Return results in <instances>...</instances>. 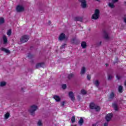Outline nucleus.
I'll list each match as a JSON object with an SVG mask.
<instances>
[{
    "mask_svg": "<svg viewBox=\"0 0 126 126\" xmlns=\"http://www.w3.org/2000/svg\"><path fill=\"white\" fill-rule=\"evenodd\" d=\"M90 108L91 110H95L96 112H99L100 110V106L96 105L94 102H91L90 104Z\"/></svg>",
    "mask_w": 126,
    "mask_h": 126,
    "instance_id": "f257e3e1",
    "label": "nucleus"
},
{
    "mask_svg": "<svg viewBox=\"0 0 126 126\" xmlns=\"http://www.w3.org/2000/svg\"><path fill=\"white\" fill-rule=\"evenodd\" d=\"M38 107L33 105L31 106V108L29 111L32 116H35V111H36Z\"/></svg>",
    "mask_w": 126,
    "mask_h": 126,
    "instance_id": "f03ea898",
    "label": "nucleus"
},
{
    "mask_svg": "<svg viewBox=\"0 0 126 126\" xmlns=\"http://www.w3.org/2000/svg\"><path fill=\"white\" fill-rule=\"evenodd\" d=\"M99 14H100V11L98 9H96L93 15L92 18L94 20H97L99 18Z\"/></svg>",
    "mask_w": 126,
    "mask_h": 126,
    "instance_id": "7ed1b4c3",
    "label": "nucleus"
},
{
    "mask_svg": "<svg viewBox=\"0 0 126 126\" xmlns=\"http://www.w3.org/2000/svg\"><path fill=\"white\" fill-rule=\"evenodd\" d=\"M28 40H29V36L28 35H23L20 39V42L22 44L26 43Z\"/></svg>",
    "mask_w": 126,
    "mask_h": 126,
    "instance_id": "20e7f679",
    "label": "nucleus"
},
{
    "mask_svg": "<svg viewBox=\"0 0 126 126\" xmlns=\"http://www.w3.org/2000/svg\"><path fill=\"white\" fill-rule=\"evenodd\" d=\"M16 10L17 12H22V11H24L25 9L23 6L18 5L16 8Z\"/></svg>",
    "mask_w": 126,
    "mask_h": 126,
    "instance_id": "39448f33",
    "label": "nucleus"
},
{
    "mask_svg": "<svg viewBox=\"0 0 126 126\" xmlns=\"http://www.w3.org/2000/svg\"><path fill=\"white\" fill-rule=\"evenodd\" d=\"M80 2H81V6L82 8H86L87 7V2L86 0H82Z\"/></svg>",
    "mask_w": 126,
    "mask_h": 126,
    "instance_id": "423d86ee",
    "label": "nucleus"
},
{
    "mask_svg": "<svg viewBox=\"0 0 126 126\" xmlns=\"http://www.w3.org/2000/svg\"><path fill=\"white\" fill-rule=\"evenodd\" d=\"M113 118V113H109L107 114L105 117V119L106 120L107 122H110L112 118Z\"/></svg>",
    "mask_w": 126,
    "mask_h": 126,
    "instance_id": "0eeeda50",
    "label": "nucleus"
},
{
    "mask_svg": "<svg viewBox=\"0 0 126 126\" xmlns=\"http://www.w3.org/2000/svg\"><path fill=\"white\" fill-rule=\"evenodd\" d=\"M45 66V63H36L35 65V68L36 69H38V68H39V67H44Z\"/></svg>",
    "mask_w": 126,
    "mask_h": 126,
    "instance_id": "6e6552de",
    "label": "nucleus"
},
{
    "mask_svg": "<svg viewBox=\"0 0 126 126\" xmlns=\"http://www.w3.org/2000/svg\"><path fill=\"white\" fill-rule=\"evenodd\" d=\"M69 97L70 98L71 101L73 102L74 101V100H75V97H74V94H73V92H70L68 93Z\"/></svg>",
    "mask_w": 126,
    "mask_h": 126,
    "instance_id": "1a4fd4ad",
    "label": "nucleus"
},
{
    "mask_svg": "<svg viewBox=\"0 0 126 126\" xmlns=\"http://www.w3.org/2000/svg\"><path fill=\"white\" fill-rule=\"evenodd\" d=\"M65 39V34L63 33H62L58 38L59 41H63Z\"/></svg>",
    "mask_w": 126,
    "mask_h": 126,
    "instance_id": "9d476101",
    "label": "nucleus"
},
{
    "mask_svg": "<svg viewBox=\"0 0 126 126\" xmlns=\"http://www.w3.org/2000/svg\"><path fill=\"white\" fill-rule=\"evenodd\" d=\"M85 72H86V68H85V67L84 66H83L81 69V75H83V74H84Z\"/></svg>",
    "mask_w": 126,
    "mask_h": 126,
    "instance_id": "9b49d317",
    "label": "nucleus"
},
{
    "mask_svg": "<svg viewBox=\"0 0 126 126\" xmlns=\"http://www.w3.org/2000/svg\"><path fill=\"white\" fill-rule=\"evenodd\" d=\"M53 98H54V99H55L56 102H60L61 101V97H60V96H59V95H54Z\"/></svg>",
    "mask_w": 126,
    "mask_h": 126,
    "instance_id": "f8f14e48",
    "label": "nucleus"
},
{
    "mask_svg": "<svg viewBox=\"0 0 126 126\" xmlns=\"http://www.w3.org/2000/svg\"><path fill=\"white\" fill-rule=\"evenodd\" d=\"M78 40L76 38H74L71 40V44H77Z\"/></svg>",
    "mask_w": 126,
    "mask_h": 126,
    "instance_id": "ddd939ff",
    "label": "nucleus"
},
{
    "mask_svg": "<svg viewBox=\"0 0 126 126\" xmlns=\"http://www.w3.org/2000/svg\"><path fill=\"white\" fill-rule=\"evenodd\" d=\"M81 46L83 49H85V48H86L87 45L85 41H82L81 43Z\"/></svg>",
    "mask_w": 126,
    "mask_h": 126,
    "instance_id": "4468645a",
    "label": "nucleus"
},
{
    "mask_svg": "<svg viewBox=\"0 0 126 126\" xmlns=\"http://www.w3.org/2000/svg\"><path fill=\"white\" fill-rule=\"evenodd\" d=\"M112 106L115 111H119V107H118V105L116 103H113Z\"/></svg>",
    "mask_w": 126,
    "mask_h": 126,
    "instance_id": "2eb2a0df",
    "label": "nucleus"
},
{
    "mask_svg": "<svg viewBox=\"0 0 126 126\" xmlns=\"http://www.w3.org/2000/svg\"><path fill=\"white\" fill-rule=\"evenodd\" d=\"M74 21H80V22H82V18L79 17H76L74 18Z\"/></svg>",
    "mask_w": 126,
    "mask_h": 126,
    "instance_id": "dca6fc26",
    "label": "nucleus"
},
{
    "mask_svg": "<svg viewBox=\"0 0 126 126\" xmlns=\"http://www.w3.org/2000/svg\"><path fill=\"white\" fill-rule=\"evenodd\" d=\"M84 123V120H83V118L82 117L80 119L79 121H78V124L80 126H82L83 123Z\"/></svg>",
    "mask_w": 126,
    "mask_h": 126,
    "instance_id": "f3484780",
    "label": "nucleus"
},
{
    "mask_svg": "<svg viewBox=\"0 0 126 126\" xmlns=\"http://www.w3.org/2000/svg\"><path fill=\"white\" fill-rule=\"evenodd\" d=\"M3 44H6L7 43V37L5 35L3 36Z\"/></svg>",
    "mask_w": 126,
    "mask_h": 126,
    "instance_id": "a211bd4d",
    "label": "nucleus"
},
{
    "mask_svg": "<svg viewBox=\"0 0 126 126\" xmlns=\"http://www.w3.org/2000/svg\"><path fill=\"white\" fill-rule=\"evenodd\" d=\"M1 50L2 51H3V52H5V53H6V54H9L10 53V51H9V50L4 48H2L1 49Z\"/></svg>",
    "mask_w": 126,
    "mask_h": 126,
    "instance_id": "6ab92c4d",
    "label": "nucleus"
},
{
    "mask_svg": "<svg viewBox=\"0 0 126 126\" xmlns=\"http://www.w3.org/2000/svg\"><path fill=\"white\" fill-rule=\"evenodd\" d=\"M123 87L122 86H119V88H118V91L119 92V93H123Z\"/></svg>",
    "mask_w": 126,
    "mask_h": 126,
    "instance_id": "aec40b11",
    "label": "nucleus"
},
{
    "mask_svg": "<svg viewBox=\"0 0 126 126\" xmlns=\"http://www.w3.org/2000/svg\"><path fill=\"white\" fill-rule=\"evenodd\" d=\"M4 23V18L3 17L0 18V25Z\"/></svg>",
    "mask_w": 126,
    "mask_h": 126,
    "instance_id": "412c9836",
    "label": "nucleus"
},
{
    "mask_svg": "<svg viewBox=\"0 0 126 126\" xmlns=\"http://www.w3.org/2000/svg\"><path fill=\"white\" fill-rule=\"evenodd\" d=\"M104 38L106 39H109V35H108V33L106 31H104Z\"/></svg>",
    "mask_w": 126,
    "mask_h": 126,
    "instance_id": "4be33fe9",
    "label": "nucleus"
},
{
    "mask_svg": "<svg viewBox=\"0 0 126 126\" xmlns=\"http://www.w3.org/2000/svg\"><path fill=\"white\" fill-rule=\"evenodd\" d=\"M115 97V93L113 92L111 93L109 95L110 99H114V97Z\"/></svg>",
    "mask_w": 126,
    "mask_h": 126,
    "instance_id": "5701e85b",
    "label": "nucleus"
},
{
    "mask_svg": "<svg viewBox=\"0 0 126 126\" xmlns=\"http://www.w3.org/2000/svg\"><path fill=\"white\" fill-rule=\"evenodd\" d=\"M73 76H74V74L73 73H70L68 75V79H71Z\"/></svg>",
    "mask_w": 126,
    "mask_h": 126,
    "instance_id": "b1692460",
    "label": "nucleus"
},
{
    "mask_svg": "<svg viewBox=\"0 0 126 126\" xmlns=\"http://www.w3.org/2000/svg\"><path fill=\"white\" fill-rule=\"evenodd\" d=\"M71 122L72 124H73V123L75 122V116H72L71 119Z\"/></svg>",
    "mask_w": 126,
    "mask_h": 126,
    "instance_id": "393cba45",
    "label": "nucleus"
},
{
    "mask_svg": "<svg viewBox=\"0 0 126 126\" xmlns=\"http://www.w3.org/2000/svg\"><path fill=\"white\" fill-rule=\"evenodd\" d=\"M9 116H10V114H9V113L7 112L5 114V119H7L9 118Z\"/></svg>",
    "mask_w": 126,
    "mask_h": 126,
    "instance_id": "a878e982",
    "label": "nucleus"
},
{
    "mask_svg": "<svg viewBox=\"0 0 126 126\" xmlns=\"http://www.w3.org/2000/svg\"><path fill=\"white\" fill-rule=\"evenodd\" d=\"M94 85H95V86H96V87H98L99 86V81H98V80H96L95 81V82L94 83Z\"/></svg>",
    "mask_w": 126,
    "mask_h": 126,
    "instance_id": "bb28decb",
    "label": "nucleus"
},
{
    "mask_svg": "<svg viewBox=\"0 0 126 126\" xmlns=\"http://www.w3.org/2000/svg\"><path fill=\"white\" fill-rule=\"evenodd\" d=\"M6 85V83H5V82H1L0 83V86L2 87L3 86H5Z\"/></svg>",
    "mask_w": 126,
    "mask_h": 126,
    "instance_id": "cd10ccee",
    "label": "nucleus"
},
{
    "mask_svg": "<svg viewBox=\"0 0 126 126\" xmlns=\"http://www.w3.org/2000/svg\"><path fill=\"white\" fill-rule=\"evenodd\" d=\"M28 57L29 58V59H32V58H34V56L31 54V53H29Z\"/></svg>",
    "mask_w": 126,
    "mask_h": 126,
    "instance_id": "c85d7f7f",
    "label": "nucleus"
},
{
    "mask_svg": "<svg viewBox=\"0 0 126 126\" xmlns=\"http://www.w3.org/2000/svg\"><path fill=\"white\" fill-rule=\"evenodd\" d=\"M81 93H82V94L83 95H85L86 94H87V92H86V91H85L84 90H82L81 91Z\"/></svg>",
    "mask_w": 126,
    "mask_h": 126,
    "instance_id": "c756f323",
    "label": "nucleus"
},
{
    "mask_svg": "<svg viewBox=\"0 0 126 126\" xmlns=\"http://www.w3.org/2000/svg\"><path fill=\"white\" fill-rule=\"evenodd\" d=\"M109 6H110V7H111V8H114V7H115V5H114V3H109Z\"/></svg>",
    "mask_w": 126,
    "mask_h": 126,
    "instance_id": "7c9ffc66",
    "label": "nucleus"
},
{
    "mask_svg": "<svg viewBox=\"0 0 126 126\" xmlns=\"http://www.w3.org/2000/svg\"><path fill=\"white\" fill-rule=\"evenodd\" d=\"M7 35H8V36H10V35H11V29L7 31Z\"/></svg>",
    "mask_w": 126,
    "mask_h": 126,
    "instance_id": "2f4dec72",
    "label": "nucleus"
},
{
    "mask_svg": "<svg viewBox=\"0 0 126 126\" xmlns=\"http://www.w3.org/2000/svg\"><path fill=\"white\" fill-rule=\"evenodd\" d=\"M113 76L110 75V74H108V80H112V79L113 78Z\"/></svg>",
    "mask_w": 126,
    "mask_h": 126,
    "instance_id": "473e14b6",
    "label": "nucleus"
},
{
    "mask_svg": "<svg viewBox=\"0 0 126 126\" xmlns=\"http://www.w3.org/2000/svg\"><path fill=\"white\" fill-rule=\"evenodd\" d=\"M62 88L64 90V89H66V84H64L63 85H62Z\"/></svg>",
    "mask_w": 126,
    "mask_h": 126,
    "instance_id": "72a5a7b5",
    "label": "nucleus"
},
{
    "mask_svg": "<svg viewBox=\"0 0 126 126\" xmlns=\"http://www.w3.org/2000/svg\"><path fill=\"white\" fill-rule=\"evenodd\" d=\"M87 77L88 80H90V79H91V76L89 74H88L87 75Z\"/></svg>",
    "mask_w": 126,
    "mask_h": 126,
    "instance_id": "f704fd0d",
    "label": "nucleus"
},
{
    "mask_svg": "<svg viewBox=\"0 0 126 126\" xmlns=\"http://www.w3.org/2000/svg\"><path fill=\"white\" fill-rule=\"evenodd\" d=\"M37 126H42V122L41 121V120H39L37 123Z\"/></svg>",
    "mask_w": 126,
    "mask_h": 126,
    "instance_id": "c9c22d12",
    "label": "nucleus"
},
{
    "mask_svg": "<svg viewBox=\"0 0 126 126\" xmlns=\"http://www.w3.org/2000/svg\"><path fill=\"white\" fill-rule=\"evenodd\" d=\"M65 46H66V44L64 43L61 46V48L63 49L65 48Z\"/></svg>",
    "mask_w": 126,
    "mask_h": 126,
    "instance_id": "e433bc0d",
    "label": "nucleus"
},
{
    "mask_svg": "<svg viewBox=\"0 0 126 126\" xmlns=\"http://www.w3.org/2000/svg\"><path fill=\"white\" fill-rule=\"evenodd\" d=\"M116 77L118 79V80H120V79H121V76H119V75H116Z\"/></svg>",
    "mask_w": 126,
    "mask_h": 126,
    "instance_id": "4c0bfd02",
    "label": "nucleus"
},
{
    "mask_svg": "<svg viewBox=\"0 0 126 126\" xmlns=\"http://www.w3.org/2000/svg\"><path fill=\"white\" fill-rule=\"evenodd\" d=\"M65 103V101H63V102L61 103V105H62V107H63V106H64Z\"/></svg>",
    "mask_w": 126,
    "mask_h": 126,
    "instance_id": "58836bf2",
    "label": "nucleus"
},
{
    "mask_svg": "<svg viewBox=\"0 0 126 126\" xmlns=\"http://www.w3.org/2000/svg\"><path fill=\"white\" fill-rule=\"evenodd\" d=\"M119 1V0H112V2H113V3H115V2H117Z\"/></svg>",
    "mask_w": 126,
    "mask_h": 126,
    "instance_id": "ea45409f",
    "label": "nucleus"
},
{
    "mask_svg": "<svg viewBox=\"0 0 126 126\" xmlns=\"http://www.w3.org/2000/svg\"><path fill=\"white\" fill-rule=\"evenodd\" d=\"M108 123H104V126H108Z\"/></svg>",
    "mask_w": 126,
    "mask_h": 126,
    "instance_id": "a19ab883",
    "label": "nucleus"
},
{
    "mask_svg": "<svg viewBox=\"0 0 126 126\" xmlns=\"http://www.w3.org/2000/svg\"><path fill=\"white\" fill-rule=\"evenodd\" d=\"M77 99L79 100H80V95H78L77 96Z\"/></svg>",
    "mask_w": 126,
    "mask_h": 126,
    "instance_id": "79ce46f5",
    "label": "nucleus"
},
{
    "mask_svg": "<svg viewBox=\"0 0 126 126\" xmlns=\"http://www.w3.org/2000/svg\"><path fill=\"white\" fill-rule=\"evenodd\" d=\"M52 23V22L51 21H49L48 24L50 25Z\"/></svg>",
    "mask_w": 126,
    "mask_h": 126,
    "instance_id": "37998d69",
    "label": "nucleus"
},
{
    "mask_svg": "<svg viewBox=\"0 0 126 126\" xmlns=\"http://www.w3.org/2000/svg\"><path fill=\"white\" fill-rule=\"evenodd\" d=\"M97 126V124H94L92 125V126Z\"/></svg>",
    "mask_w": 126,
    "mask_h": 126,
    "instance_id": "c03bdc74",
    "label": "nucleus"
},
{
    "mask_svg": "<svg viewBox=\"0 0 126 126\" xmlns=\"http://www.w3.org/2000/svg\"><path fill=\"white\" fill-rule=\"evenodd\" d=\"M105 65H106V66H109V64H108V63H106Z\"/></svg>",
    "mask_w": 126,
    "mask_h": 126,
    "instance_id": "a18cd8bd",
    "label": "nucleus"
},
{
    "mask_svg": "<svg viewBox=\"0 0 126 126\" xmlns=\"http://www.w3.org/2000/svg\"><path fill=\"white\" fill-rule=\"evenodd\" d=\"M124 85H125V86H126V81H125Z\"/></svg>",
    "mask_w": 126,
    "mask_h": 126,
    "instance_id": "49530a36",
    "label": "nucleus"
},
{
    "mask_svg": "<svg viewBox=\"0 0 126 126\" xmlns=\"http://www.w3.org/2000/svg\"><path fill=\"white\" fill-rule=\"evenodd\" d=\"M102 44V41H100V42H99V45H101Z\"/></svg>",
    "mask_w": 126,
    "mask_h": 126,
    "instance_id": "de8ad7c7",
    "label": "nucleus"
},
{
    "mask_svg": "<svg viewBox=\"0 0 126 126\" xmlns=\"http://www.w3.org/2000/svg\"><path fill=\"white\" fill-rule=\"evenodd\" d=\"M82 0H78V1H79V2H81V1H82Z\"/></svg>",
    "mask_w": 126,
    "mask_h": 126,
    "instance_id": "09e8293b",
    "label": "nucleus"
},
{
    "mask_svg": "<svg viewBox=\"0 0 126 126\" xmlns=\"http://www.w3.org/2000/svg\"><path fill=\"white\" fill-rule=\"evenodd\" d=\"M96 0L97 1H100V0Z\"/></svg>",
    "mask_w": 126,
    "mask_h": 126,
    "instance_id": "8fccbe9b",
    "label": "nucleus"
},
{
    "mask_svg": "<svg viewBox=\"0 0 126 126\" xmlns=\"http://www.w3.org/2000/svg\"><path fill=\"white\" fill-rule=\"evenodd\" d=\"M22 91H23V88H22Z\"/></svg>",
    "mask_w": 126,
    "mask_h": 126,
    "instance_id": "3c124183",
    "label": "nucleus"
},
{
    "mask_svg": "<svg viewBox=\"0 0 126 126\" xmlns=\"http://www.w3.org/2000/svg\"><path fill=\"white\" fill-rule=\"evenodd\" d=\"M76 126V125H73V126Z\"/></svg>",
    "mask_w": 126,
    "mask_h": 126,
    "instance_id": "603ef678",
    "label": "nucleus"
},
{
    "mask_svg": "<svg viewBox=\"0 0 126 126\" xmlns=\"http://www.w3.org/2000/svg\"><path fill=\"white\" fill-rule=\"evenodd\" d=\"M32 46H31V49H32Z\"/></svg>",
    "mask_w": 126,
    "mask_h": 126,
    "instance_id": "864d4df0",
    "label": "nucleus"
}]
</instances>
